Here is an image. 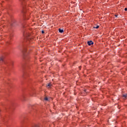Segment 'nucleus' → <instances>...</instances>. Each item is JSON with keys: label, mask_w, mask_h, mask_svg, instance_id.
<instances>
[{"label": "nucleus", "mask_w": 127, "mask_h": 127, "mask_svg": "<svg viewBox=\"0 0 127 127\" xmlns=\"http://www.w3.org/2000/svg\"><path fill=\"white\" fill-rule=\"evenodd\" d=\"M87 44H88V45H89L90 46L91 45H92V44H94V43L93 42V41H88L87 42Z\"/></svg>", "instance_id": "f257e3e1"}, {"label": "nucleus", "mask_w": 127, "mask_h": 127, "mask_svg": "<svg viewBox=\"0 0 127 127\" xmlns=\"http://www.w3.org/2000/svg\"><path fill=\"white\" fill-rule=\"evenodd\" d=\"M24 19H25V20H28V19H29V16H28V15H25L24 16Z\"/></svg>", "instance_id": "f03ea898"}, {"label": "nucleus", "mask_w": 127, "mask_h": 127, "mask_svg": "<svg viewBox=\"0 0 127 127\" xmlns=\"http://www.w3.org/2000/svg\"><path fill=\"white\" fill-rule=\"evenodd\" d=\"M52 86V84H51V83H48V84L47 85V87L48 88V89H50V88H51Z\"/></svg>", "instance_id": "7ed1b4c3"}, {"label": "nucleus", "mask_w": 127, "mask_h": 127, "mask_svg": "<svg viewBox=\"0 0 127 127\" xmlns=\"http://www.w3.org/2000/svg\"><path fill=\"white\" fill-rule=\"evenodd\" d=\"M59 32H60L61 33H62L63 32H64V30L63 29H59Z\"/></svg>", "instance_id": "20e7f679"}, {"label": "nucleus", "mask_w": 127, "mask_h": 127, "mask_svg": "<svg viewBox=\"0 0 127 127\" xmlns=\"http://www.w3.org/2000/svg\"><path fill=\"white\" fill-rule=\"evenodd\" d=\"M123 97H124V98H127V94H125V95H123Z\"/></svg>", "instance_id": "39448f33"}, {"label": "nucleus", "mask_w": 127, "mask_h": 127, "mask_svg": "<svg viewBox=\"0 0 127 127\" xmlns=\"http://www.w3.org/2000/svg\"><path fill=\"white\" fill-rule=\"evenodd\" d=\"M30 35H31L30 33H27V36H30Z\"/></svg>", "instance_id": "423d86ee"}, {"label": "nucleus", "mask_w": 127, "mask_h": 127, "mask_svg": "<svg viewBox=\"0 0 127 127\" xmlns=\"http://www.w3.org/2000/svg\"><path fill=\"white\" fill-rule=\"evenodd\" d=\"M3 61V59L1 58L0 59V62H2Z\"/></svg>", "instance_id": "0eeeda50"}, {"label": "nucleus", "mask_w": 127, "mask_h": 127, "mask_svg": "<svg viewBox=\"0 0 127 127\" xmlns=\"http://www.w3.org/2000/svg\"><path fill=\"white\" fill-rule=\"evenodd\" d=\"M45 101H48V98L45 97Z\"/></svg>", "instance_id": "6e6552de"}, {"label": "nucleus", "mask_w": 127, "mask_h": 127, "mask_svg": "<svg viewBox=\"0 0 127 127\" xmlns=\"http://www.w3.org/2000/svg\"><path fill=\"white\" fill-rule=\"evenodd\" d=\"M99 27H100V26H97L96 27H94V28L98 29V28H99Z\"/></svg>", "instance_id": "1a4fd4ad"}, {"label": "nucleus", "mask_w": 127, "mask_h": 127, "mask_svg": "<svg viewBox=\"0 0 127 127\" xmlns=\"http://www.w3.org/2000/svg\"><path fill=\"white\" fill-rule=\"evenodd\" d=\"M125 11H127V7L125 8Z\"/></svg>", "instance_id": "9d476101"}, {"label": "nucleus", "mask_w": 127, "mask_h": 127, "mask_svg": "<svg viewBox=\"0 0 127 127\" xmlns=\"http://www.w3.org/2000/svg\"><path fill=\"white\" fill-rule=\"evenodd\" d=\"M115 17H118V15H115Z\"/></svg>", "instance_id": "9b49d317"}, {"label": "nucleus", "mask_w": 127, "mask_h": 127, "mask_svg": "<svg viewBox=\"0 0 127 127\" xmlns=\"http://www.w3.org/2000/svg\"><path fill=\"white\" fill-rule=\"evenodd\" d=\"M42 33H44V31H42Z\"/></svg>", "instance_id": "f8f14e48"}]
</instances>
